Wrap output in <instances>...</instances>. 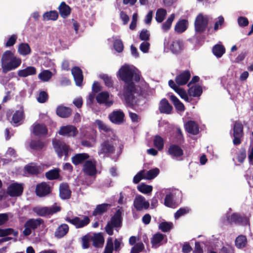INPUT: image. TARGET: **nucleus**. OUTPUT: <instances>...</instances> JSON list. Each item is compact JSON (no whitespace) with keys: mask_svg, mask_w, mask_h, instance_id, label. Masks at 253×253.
<instances>
[{"mask_svg":"<svg viewBox=\"0 0 253 253\" xmlns=\"http://www.w3.org/2000/svg\"><path fill=\"white\" fill-rule=\"evenodd\" d=\"M32 133L36 136H41L46 135L48 130L45 125L36 124L33 125Z\"/></svg>","mask_w":253,"mask_h":253,"instance_id":"obj_22","label":"nucleus"},{"mask_svg":"<svg viewBox=\"0 0 253 253\" xmlns=\"http://www.w3.org/2000/svg\"><path fill=\"white\" fill-rule=\"evenodd\" d=\"M69 230V226L67 224H61L56 229L54 236L57 239L63 238L68 233Z\"/></svg>","mask_w":253,"mask_h":253,"instance_id":"obj_30","label":"nucleus"},{"mask_svg":"<svg viewBox=\"0 0 253 253\" xmlns=\"http://www.w3.org/2000/svg\"><path fill=\"white\" fill-rule=\"evenodd\" d=\"M21 63V59L15 57L7 63L1 65L2 73L6 74L10 71L15 69L20 65Z\"/></svg>","mask_w":253,"mask_h":253,"instance_id":"obj_14","label":"nucleus"},{"mask_svg":"<svg viewBox=\"0 0 253 253\" xmlns=\"http://www.w3.org/2000/svg\"><path fill=\"white\" fill-rule=\"evenodd\" d=\"M115 152V147L111 139L103 141L99 145L98 154L105 157H109Z\"/></svg>","mask_w":253,"mask_h":253,"instance_id":"obj_3","label":"nucleus"},{"mask_svg":"<svg viewBox=\"0 0 253 253\" xmlns=\"http://www.w3.org/2000/svg\"><path fill=\"white\" fill-rule=\"evenodd\" d=\"M31 149L34 150H41L44 147V143L40 140H32L29 144Z\"/></svg>","mask_w":253,"mask_h":253,"instance_id":"obj_45","label":"nucleus"},{"mask_svg":"<svg viewBox=\"0 0 253 253\" xmlns=\"http://www.w3.org/2000/svg\"><path fill=\"white\" fill-rule=\"evenodd\" d=\"M144 246L142 242L136 243L132 248L130 253H139L143 251Z\"/></svg>","mask_w":253,"mask_h":253,"instance_id":"obj_60","label":"nucleus"},{"mask_svg":"<svg viewBox=\"0 0 253 253\" xmlns=\"http://www.w3.org/2000/svg\"><path fill=\"white\" fill-rule=\"evenodd\" d=\"M37 70L34 66H28L25 69L20 70L18 71V75L20 77H27L29 76L36 74Z\"/></svg>","mask_w":253,"mask_h":253,"instance_id":"obj_32","label":"nucleus"},{"mask_svg":"<svg viewBox=\"0 0 253 253\" xmlns=\"http://www.w3.org/2000/svg\"><path fill=\"white\" fill-rule=\"evenodd\" d=\"M91 233H88L82 238V247L83 249H86L90 247V242L91 241Z\"/></svg>","mask_w":253,"mask_h":253,"instance_id":"obj_48","label":"nucleus"},{"mask_svg":"<svg viewBox=\"0 0 253 253\" xmlns=\"http://www.w3.org/2000/svg\"><path fill=\"white\" fill-rule=\"evenodd\" d=\"M12 234L14 236L17 237L18 235L17 231H14L11 228L1 229L0 228V237H5L9 235Z\"/></svg>","mask_w":253,"mask_h":253,"instance_id":"obj_52","label":"nucleus"},{"mask_svg":"<svg viewBox=\"0 0 253 253\" xmlns=\"http://www.w3.org/2000/svg\"><path fill=\"white\" fill-rule=\"evenodd\" d=\"M209 18L207 15H203L202 14H199L196 17L194 27L196 33L202 34L204 33L208 26Z\"/></svg>","mask_w":253,"mask_h":253,"instance_id":"obj_5","label":"nucleus"},{"mask_svg":"<svg viewBox=\"0 0 253 253\" xmlns=\"http://www.w3.org/2000/svg\"><path fill=\"white\" fill-rule=\"evenodd\" d=\"M188 25V22L187 20L181 19L176 23L174 30L178 33H182L186 30Z\"/></svg>","mask_w":253,"mask_h":253,"instance_id":"obj_35","label":"nucleus"},{"mask_svg":"<svg viewBox=\"0 0 253 253\" xmlns=\"http://www.w3.org/2000/svg\"><path fill=\"white\" fill-rule=\"evenodd\" d=\"M65 220L75 226L77 228H83L90 222V219L88 216H84V219L81 220L80 217L76 216L73 219H71L69 217H66Z\"/></svg>","mask_w":253,"mask_h":253,"instance_id":"obj_11","label":"nucleus"},{"mask_svg":"<svg viewBox=\"0 0 253 253\" xmlns=\"http://www.w3.org/2000/svg\"><path fill=\"white\" fill-rule=\"evenodd\" d=\"M15 56L10 50L5 51L2 55L0 61L1 65L7 63Z\"/></svg>","mask_w":253,"mask_h":253,"instance_id":"obj_47","label":"nucleus"},{"mask_svg":"<svg viewBox=\"0 0 253 253\" xmlns=\"http://www.w3.org/2000/svg\"><path fill=\"white\" fill-rule=\"evenodd\" d=\"M114 47L118 52H121L124 49V45L121 40H116L114 42Z\"/></svg>","mask_w":253,"mask_h":253,"instance_id":"obj_64","label":"nucleus"},{"mask_svg":"<svg viewBox=\"0 0 253 253\" xmlns=\"http://www.w3.org/2000/svg\"><path fill=\"white\" fill-rule=\"evenodd\" d=\"M109 97V94L107 91H102L97 95L96 99L99 104L105 103L106 106H110L113 104V102L112 101H108Z\"/></svg>","mask_w":253,"mask_h":253,"instance_id":"obj_26","label":"nucleus"},{"mask_svg":"<svg viewBox=\"0 0 253 253\" xmlns=\"http://www.w3.org/2000/svg\"><path fill=\"white\" fill-rule=\"evenodd\" d=\"M23 187L22 184L18 183H13L9 185L7 187V193L10 197L20 196L23 192Z\"/></svg>","mask_w":253,"mask_h":253,"instance_id":"obj_12","label":"nucleus"},{"mask_svg":"<svg viewBox=\"0 0 253 253\" xmlns=\"http://www.w3.org/2000/svg\"><path fill=\"white\" fill-rule=\"evenodd\" d=\"M226 221L229 224H235L242 225H250V219L245 215L234 212L226 216Z\"/></svg>","mask_w":253,"mask_h":253,"instance_id":"obj_6","label":"nucleus"},{"mask_svg":"<svg viewBox=\"0 0 253 253\" xmlns=\"http://www.w3.org/2000/svg\"><path fill=\"white\" fill-rule=\"evenodd\" d=\"M175 18V14L172 13L168 19L163 24L162 28L164 31H167L169 30L171 27L172 22L173 21Z\"/></svg>","mask_w":253,"mask_h":253,"instance_id":"obj_53","label":"nucleus"},{"mask_svg":"<svg viewBox=\"0 0 253 253\" xmlns=\"http://www.w3.org/2000/svg\"><path fill=\"white\" fill-rule=\"evenodd\" d=\"M44 221L42 218H31L28 219L24 224L25 229L23 234L25 236L30 235L32 233L31 230H35Z\"/></svg>","mask_w":253,"mask_h":253,"instance_id":"obj_7","label":"nucleus"},{"mask_svg":"<svg viewBox=\"0 0 253 253\" xmlns=\"http://www.w3.org/2000/svg\"><path fill=\"white\" fill-rule=\"evenodd\" d=\"M191 76L189 70H185L176 76L175 82L178 85H184L188 82Z\"/></svg>","mask_w":253,"mask_h":253,"instance_id":"obj_18","label":"nucleus"},{"mask_svg":"<svg viewBox=\"0 0 253 253\" xmlns=\"http://www.w3.org/2000/svg\"><path fill=\"white\" fill-rule=\"evenodd\" d=\"M24 169L27 173L37 175L40 173V168L35 163H31L24 167Z\"/></svg>","mask_w":253,"mask_h":253,"instance_id":"obj_33","label":"nucleus"},{"mask_svg":"<svg viewBox=\"0 0 253 253\" xmlns=\"http://www.w3.org/2000/svg\"><path fill=\"white\" fill-rule=\"evenodd\" d=\"M110 207V205L107 203L98 205L93 211L92 215L93 216H96L97 215L102 214L103 213L107 211Z\"/></svg>","mask_w":253,"mask_h":253,"instance_id":"obj_37","label":"nucleus"},{"mask_svg":"<svg viewBox=\"0 0 253 253\" xmlns=\"http://www.w3.org/2000/svg\"><path fill=\"white\" fill-rule=\"evenodd\" d=\"M58 18V13L56 10H51L45 12L43 15V18L46 20H56Z\"/></svg>","mask_w":253,"mask_h":253,"instance_id":"obj_46","label":"nucleus"},{"mask_svg":"<svg viewBox=\"0 0 253 253\" xmlns=\"http://www.w3.org/2000/svg\"><path fill=\"white\" fill-rule=\"evenodd\" d=\"M160 172V170L158 168H154L147 171L146 175H145L144 179L151 180L155 178Z\"/></svg>","mask_w":253,"mask_h":253,"instance_id":"obj_54","label":"nucleus"},{"mask_svg":"<svg viewBox=\"0 0 253 253\" xmlns=\"http://www.w3.org/2000/svg\"><path fill=\"white\" fill-rule=\"evenodd\" d=\"M247 243V239L244 235H239L235 239V246L238 249H242L245 247Z\"/></svg>","mask_w":253,"mask_h":253,"instance_id":"obj_43","label":"nucleus"},{"mask_svg":"<svg viewBox=\"0 0 253 253\" xmlns=\"http://www.w3.org/2000/svg\"><path fill=\"white\" fill-rule=\"evenodd\" d=\"M172 223L167 221L162 222L159 225V229L163 232L169 231L172 228Z\"/></svg>","mask_w":253,"mask_h":253,"instance_id":"obj_57","label":"nucleus"},{"mask_svg":"<svg viewBox=\"0 0 253 253\" xmlns=\"http://www.w3.org/2000/svg\"><path fill=\"white\" fill-rule=\"evenodd\" d=\"M72 73L73 75L76 85L81 86L83 81L82 70L78 67H74L72 69Z\"/></svg>","mask_w":253,"mask_h":253,"instance_id":"obj_25","label":"nucleus"},{"mask_svg":"<svg viewBox=\"0 0 253 253\" xmlns=\"http://www.w3.org/2000/svg\"><path fill=\"white\" fill-rule=\"evenodd\" d=\"M185 127L188 133L193 135H197L199 132V126L194 121H188L185 125Z\"/></svg>","mask_w":253,"mask_h":253,"instance_id":"obj_29","label":"nucleus"},{"mask_svg":"<svg viewBox=\"0 0 253 253\" xmlns=\"http://www.w3.org/2000/svg\"><path fill=\"white\" fill-rule=\"evenodd\" d=\"M159 110L161 113L170 114L172 113L173 107L166 98H163L160 101L159 104Z\"/></svg>","mask_w":253,"mask_h":253,"instance_id":"obj_21","label":"nucleus"},{"mask_svg":"<svg viewBox=\"0 0 253 253\" xmlns=\"http://www.w3.org/2000/svg\"><path fill=\"white\" fill-rule=\"evenodd\" d=\"M224 23V19L222 16H220L218 17V20L216 21L214 25V30L217 31L218 29H221L222 26Z\"/></svg>","mask_w":253,"mask_h":253,"instance_id":"obj_63","label":"nucleus"},{"mask_svg":"<svg viewBox=\"0 0 253 253\" xmlns=\"http://www.w3.org/2000/svg\"><path fill=\"white\" fill-rule=\"evenodd\" d=\"M35 192L40 197H45L50 193V187L45 182H42L37 185Z\"/></svg>","mask_w":253,"mask_h":253,"instance_id":"obj_15","label":"nucleus"},{"mask_svg":"<svg viewBox=\"0 0 253 253\" xmlns=\"http://www.w3.org/2000/svg\"><path fill=\"white\" fill-rule=\"evenodd\" d=\"M83 170L84 172L88 176L95 175L97 173L95 162L93 163L91 160H86L83 165Z\"/></svg>","mask_w":253,"mask_h":253,"instance_id":"obj_16","label":"nucleus"},{"mask_svg":"<svg viewBox=\"0 0 253 253\" xmlns=\"http://www.w3.org/2000/svg\"><path fill=\"white\" fill-rule=\"evenodd\" d=\"M189 209L188 208H180L174 214V217L175 219H178L180 216L189 212Z\"/></svg>","mask_w":253,"mask_h":253,"instance_id":"obj_62","label":"nucleus"},{"mask_svg":"<svg viewBox=\"0 0 253 253\" xmlns=\"http://www.w3.org/2000/svg\"><path fill=\"white\" fill-rule=\"evenodd\" d=\"M154 145L158 150L161 151L164 148V139L159 135H156L153 140Z\"/></svg>","mask_w":253,"mask_h":253,"instance_id":"obj_50","label":"nucleus"},{"mask_svg":"<svg viewBox=\"0 0 253 253\" xmlns=\"http://www.w3.org/2000/svg\"><path fill=\"white\" fill-rule=\"evenodd\" d=\"M213 54L217 58L221 57L225 52V48L222 44H215L212 48Z\"/></svg>","mask_w":253,"mask_h":253,"instance_id":"obj_40","label":"nucleus"},{"mask_svg":"<svg viewBox=\"0 0 253 253\" xmlns=\"http://www.w3.org/2000/svg\"><path fill=\"white\" fill-rule=\"evenodd\" d=\"M125 113L121 110H114L108 116L109 120L113 124L120 125L125 121Z\"/></svg>","mask_w":253,"mask_h":253,"instance_id":"obj_13","label":"nucleus"},{"mask_svg":"<svg viewBox=\"0 0 253 253\" xmlns=\"http://www.w3.org/2000/svg\"><path fill=\"white\" fill-rule=\"evenodd\" d=\"M92 246L95 248H102L104 243V238L101 232L91 234Z\"/></svg>","mask_w":253,"mask_h":253,"instance_id":"obj_20","label":"nucleus"},{"mask_svg":"<svg viewBox=\"0 0 253 253\" xmlns=\"http://www.w3.org/2000/svg\"><path fill=\"white\" fill-rule=\"evenodd\" d=\"M18 52L20 55L25 56L31 53V49L28 43H21L18 46Z\"/></svg>","mask_w":253,"mask_h":253,"instance_id":"obj_39","label":"nucleus"},{"mask_svg":"<svg viewBox=\"0 0 253 253\" xmlns=\"http://www.w3.org/2000/svg\"><path fill=\"white\" fill-rule=\"evenodd\" d=\"M133 205L136 211H140L143 209L147 210L149 207L150 204L148 201H145V199L143 196L139 195L135 197L133 202Z\"/></svg>","mask_w":253,"mask_h":253,"instance_id":"obj_17","label":"nucleus"},{"mask_svg":"<svg viewBox=\"0 0 253 253\" xmlns=\"http://www.w3.org/2000/svg\"><path fill=\"white\" fill-rule=\"evenodd\" d=\"M119 76L120 79L129 84L132 82L133 79V70H132L128 65L122 66L119 70Z\"/></svg>","mask_w":253,"mask_h":253,"instance_id":"obj_9","label":"nucleus"},{"mask_svg":"<svg viewBox=\"0 0 253 253\" xmlns=\"http://www.w3.org/2000/svg\"><path fill=\"white\" fill-rule=\"evenodd\" d=\"M46 178L48 180H54L58 179L60 176L58 169H51L45 173Z\"/></svg>","mask_w":253,"mask_h":253,"instance_id":"obj_41","label":"nucleus"},{"mask_svg":"<svg viewBox=\"0 0 253 253\" xmlns=\"http://www.w3.org/2000/svg\"><path fill=\"white\" fill-rule=\"evenodd\" d=\"M164 205L169 208H175V202L173 200V195L172 193H170L166 195L164 200Z\"/></svg>","mask_w":253,"mask_h":253,"instance_id":"obj_44","label":"nucleus"},{"mask_svg":"<svg viewBox=\"0 0 253 253\" xmlns=\"http://www.w3.org/2000/svg\"><path fill=\"white\" fill-rule=\"evenodd\" d=\"M170 101L173 103L175 109L180 112H183L185 110L184 104L177 98L176 96L171 94L169 96Z\"/></svg>","mask_w":253,"mask_h":253,"instance_id":"obj_38","label":"nucleus"},{"mask_svg":"<svg viewBox=\"0 0 253 253\" xmlns=\"http://www.w3.org/2000/svg\"><path fill=\"white\" fill-rule=\"evenodd\" d=\"M52 145L59 158H61L63 156L66 158L69 157L70 147L64 142L54 139L52 140Z\"/></svg>","mask_w":253,"mask_h":253,"instance_id":"obj_4","label":"nucleus"},{"mask_svg":"<svg viewBox=\"0 0 253 253\" xmlns=\"http://www.w3.org/2000/svg\"><path fill=\"white\" fill-rule=\"evenodd\" d=\"M101 79L103 80L105 85L108 87L113 86V81L112 78L107 74H102L99 76Z\"/></svg>","mask_w":253,"mask_h":253,"instance_id":"obj_56","label":"nucleus"},{"mask_svg":"<svg viewBox=\"0 0 253 253\" xmlns=\"http://www.w3.org/2000/svg\"><path fill=\"white\" fill-rule=\"evenodd\" d=\"M244 126L240 121H235L233 126L234 139L233 143L234 145L237 146L241 143V138L243 136Z\"/></svg>","mask_w":253,"mask_h":253,"instance_id":"obj_8","label":"nucleus"},{"mask_svg":"<svg viewBox=\"0 0 253 253\" xmlns=\"http://www.w3.org/2000/svg\"><path fill=\"white\" fill-rule=\"evenodd\" d=\"M58 133L61 135L75 136L78 133L77 128L72 125H67L61 127Z\"/></svg>","mask_w":253,"mask_h":253,"instance_id":"obj_19","label":"nucleus"},{"mask_svg":"<svg viewBox=\"0 0 253 253\" xmlns=\"http://www.w3.org/2000/svg\"><path fill=\"white\" fill-rule=\"evenodd\" d=\"M24 118V111L23 110H17L13 114L11 124L14 126H17L22 123Z\"/></svg>","mask_w":253,"mask_h":253,"instance_id":"obj_24","label":"nucleus"},{"mask_svg":"<svg viewBox=\"0 0 253 253\" xmlns=\"http://www.w3.org/2000/svg\"><path fill=\"white\" fill-rule=\"evenodd\" d=\"M174 91L180 96V97L185 100L187 102H189V98L186 91L178 86L176 88Z\"/></svg>","mask_w":253,"mask_h":253,"instance_id":"obj_58","label":"nucleus"},{"mask_svg":"<svg viewBox=\"0 0 253 253\" xmlns=\"http://www.w3.org/2000/svg\"><path fill=\"white\" fill-rule=\"evenodd\" d=\"M136 93V87L134 83L126 84L124 87V96L125 102L127 106L132 108L134 106V93Z\"/></svg>","mask_w":253,"mask_h":253,"instance_id":"obj_2","label":"nucleus"},{"mask_svg":"<svg viewBox=\"0 0 253 253\" xmlns=\"http://www.w3.org/2000/svg\"><path fill=\"white\" fill-rule=\"evenodd\" d=\"M122 212L118 209L111 218L110 221L106 224L105 230L107 234L112 236L114 234L113 228H119L122 226Z\"/></svg>","mask_w":253,"mask_h":253,"instance_id":"obj_1","label":"nucleus"},{"mask_svg":"<svg viewBox=\"0 0 253 253\" xmlns=\"http://www.w3.org/2000/svg\"><path fill=\"white\" fill-rule=\"evenodd\" d=\"M167 15L166 9L161 8L157 9L156 13L155 19L158 23L162 22L165 19Z\"/></svg>","mask_w":253,"mask_h":253,"instance_id":"obj_49","label":"nucleus"},{"mask_svg":"<svg viewBox=\"0 0 253 253\" xmlns=\"http://www.w3.org/2000/svg\"><path fill=\"white\" fill-rule=\"evenodd\" d=\"M58 9L61 16L63 18H66L71 13V9L70 7L67 5L65 1L61 2L58 6Z\"/></svg>","mask_w":253,"mask_h":253,"instance_id":"obj_31","label":"nucleus"},{"mask_svg":"<svg viewBox=\"0 0 253 253\" xmlns=\"http://www.w3.org/2000/svg\"><path fill=\"white\" fill-rule=\"evenodd\" d=\"M89 157V155L87 153L76 154L71 158L72 162L75 166H78L85 162Z\"/></svg>","mask_w":253,"mask_h":253,"instance_id":"obj_28","label":"nucleus"},{"mask_svg":"<svg viewBox=\"0 0 253 253\" xmlns=\"http://www.w3.org/2000/svg\"><path fill=\"white\" fill-rule=\"evenodd\" d=\"M168 153L173 157L178 158L183 155V151L178 145L171 144L168 149Z\"/></svg>","mask_w":253,"mask_h":253,"instance_id":"obj_27","label":"nucleus"},{"mask_svg":"<svg viewBox=\"0 0 253 253\" xmlns=\"http://www.w3.org/2000/svg\"><path fill=\"white\" fill-rule=\"evenodd\" d=\"M96 125L98 126L99 129L103 130L105 132H108L111 131V128L104 123L102 121L97 120L95 122Z\"/></svg>","mask_w":253,"mask_h":253,"instance_id":"obj_59","label":"nucleus"},{"mask_svg":"<svg viewBox=\"0 0 253 253\" xmlns=\"http://www.w3.org/2000/svg\"><path fill=\"white\" fill-rule=\"evenodd\" d=\"M182 42L180 40L173 41L170 45V50L174 53L180 52L182 49Z\"/></svg>","mask_w":253,"mask_h":253,"instance_id":"obj_42","label":"nucleus"},{"mask_svg":"<svg viewBox=\"0 0 253 253\" xmlns=\"http://www.w3.org/2000/svg\"><path fill=\"white\" fill-rule=\"evenodd\" d=\"M189 87L187 93L190 96L200 97L203 93L202 88L199 85H195Z\"/></svg>","mask_w":253,"mask_h":253,"instance_id":"obj_36","label":"nucleus"},{"mask_svg":"<svg viewBox=\"0 0 253 253\" xmlns=\"http://www.w3.org/2000/svg\"><path fill=\"white\" fill-rule=\"evenodd\" d=\"M61 211V207L57 206H52L50 207H42L37 209L35 211L41 216H45L52 215Z\"/></svg>","mask_w":253,"mask_h":253,"instance_id":"obj_10","label":"nucleus"},{"mask_svg":"<svg viewBox=\"0 0 253 253\" xmlns=\"http://www.w3.org/2000/svg\"><path fill=\"white\" fill-rule=\"evenodd\" d=\"M71 195V191L67 183H62L59 186V196L63 200L69 199Z\"/></svg>","mask_w":253,"mask_h":253,"instance_id":"obj_23","label":"nucleus"},{"mask_svg":"<svg viewBox=\"0 0 253 253\" xmlns=\"http://www.w3.org/2000/svg\"><path fill=\"white\" fill-rule=\"evenodd\" d=\"M164 239V236L162 234L157 233L154 235L151 240L152 245H157L160 243Z\"/></svg>","mask_w":253,"mask_h":253,"instance_id":"obj_61","label":"nucleus"},{"mask_svg":"<svg viewBox=\"0 0 253 253\" xmlns=\"http://www.w3.org/2000/svg\"><path fill=\"white\" fill-rule=\"evenodd\" d=\"M52 76V72L48 70H43L38 75L39 78L43 82L48 81L51 78Z\"/></svg>","mask_w":253,"mask_h":253,"instance_id":"obj_51","label":"nucleus"},{"mask_svg":"<svg viewBox=\"0 0 253 253\" xmlns=\"http://www.w3.org/2000/svg\"><path fill=\"white\" fill-rule=\"evenodd\" d=\"M71 109L67 107L59 106L56 109L57 115L61 118H68L71 114Z\"/></svg>","mask_w":253,"mask_h":253,"instance_id":"obj_34","label":"nucleus"},{"mask_svg":"<svg viewBox=\"0 0 253 253\" xmlns=\"http://www.w3.org/2000/svg\"><path fill=\"white\" fill-rule=\"evenodd\" d=\"M137 189L139 191L143 194H148L152 191L153 187L151 185L141 183L140 185L138 186Z\"/></svg>","mask_w":253,"mask_h":253,"instance_id":"obj_55","label":"nucleus"}]
</instances>
